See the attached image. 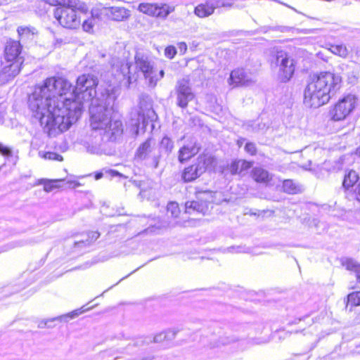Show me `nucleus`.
<instances>
[{
  "instance_id": "48",
  "label": "nucleus",
  "mask_w": 360,
  "mask_h": 360,
  "mask_svg": "<svg viewBox=\"0 0 360 360\" xmlns=\"http://www.w3.org/2000/svg\"><path fill=\"white\" fill-rule=\"evenodd\" d=\"M318 30H319V29H304V30H298V33H302V34H314V33H316Z\"/></svg>"
},
{
  "instance_id": "58",
  "label": "nucleus",
  "mask_w": 360,
  "mask_h": 360,
  "mask_svg": "<svg viewBox=\"0 0 360 360\" xmlns=\"http://www.w3.org/2000/svg\"><path fill=\"white\" fill-rule=\"evenodd\" d=\"M5 165V164H4L2 166H0V170L1 169L2 167Z\"/></svg>"
},
{
  "instance_id": "1",
  "label": "nucleus",
  "mask_w": 360,
  "mask_h": 360,
  "mask_svg": "<svg viewBox=\"0 0 360 360\" xmlns=\"http://www.w3.org/2000/svg\"><path fill=\"white\" fill-rule=\"evenodd\" d=\"M98 79L84 74L78 77L75 89L65 78L51 77L35 86L28 106L41 125L51 134L63 132L81 117L84 103L96 99Z\"/></svg>"
},
{
  "instance_id": "23",
  "label": "nucleus",
  "mask_w": 360,
  "mask_h": 360,
  "mask_svg": "<svg viewBox=\"0 0 360 360\" xmlns=\"http://www.w3.org/2000/svg\"><path fill=\"white\" fill-rule=\"evenodd\" d=\"M341 263L347 270L355 272L356 278L360 282V264L351 258H342Z\"/></svg>"
},
{
  "instance_id": "44",
  "label": "nucleus",
  "mask_w": 360,
  "mask_h": 360,
  "mask_svg": "<svg viewBox=\"0 0 360 360\" xmlns=\"http://www.w3.org/2000/svg\"><path fill=\"white\" fill-rule=\"evenodd\" d=\"M146 250H148L146 254H148L149 255H153L154 256L153 257L149 259L148 261H153L155 259H157L160 256H159V254L157 253L158 250H159V249H153V248H151V249H146Z\"/></svg>"
},
{
  "instance_id": "21",
  "label": "nucleus",
  "mask_w": 360,
  "mask_h": 360,
  "mask_svg": "<svg viewBox=\"0 0 360 360\" xmlns=\"http://www.w3.org/2000/svg\"><path fill=\"white\" fill-rule=\"evenodd\" d=\"M185 207L186 212L190 214L196 212L205 214L207 212V205L200 202L198 200L186 202Z\"/></svg>"
},
{
  "instance_id": "31",
  "label": "nucleus",
  "mask_w": 360,
  "mask_h": 360,
  "mask_svg": "<svg viewBox=\"0 0 360 360\" xmlns=\"http://www.w3.org/2000/svg\"><path fill=\"white\" fill-rule=\"evenodd\" d=\"M329 50L331 53L343 58H346L349 55V51L346 46L343 44L330 45Z\"/></svg>"
},
{
  "instance_id": "56",
  "label": "nucleus",
  "mask_w": 360,
  "mask_h": 360,
  "mask_svg": "<svg viewBox=\"0 0 360 360\" xmlns=\"http://www.w3.org/2000/svg\"><path fill=\"white\" fill-rule=\"evenodd\" d=\"M111 172L113 174V176H118V175H120L119 172H117L116 171H112Z\"/></svg>"
},
{
  "instance_id": "7",
  "label": "nucleus",
  "mask_w": 360,
  "mask_h": 360,
  "mask_svg": "<svg viewBox=\"0 0 360 360\" xmlns=\"http://www.w3.org/2000/svg\"><path fill=\"white\" fill-rule=\"evenodd\" d=\"M215 160L210 155L203 154L198 158L197 162L185 168L182 178L184 181H192L212 167Z\"/></svg>"
},
{
  "instance_id": "19",
  "label": "nucleus",
  "mask_w": 360,
  "mask_h": 360,
  "mask_svg": "<svg viewBox=\"0 0 360 360\" xmlns=\"http://www.w3.org/2000/svg\"><path fill=\"white\" fill-rule=\"evenodd\" d=\"M65 180L63 179H39L36 181L34 186L43 185L44 191L46 193H50L56 189H59L62 187L61 183Z\"/></svg>"
},
{
  "instance_id": "30",
  "label": "nucleus",
  "mask_w": 360,
  "mask_h": 360,
  "mask_svg": "<svg viewBox=\"0 0 360 360\" xmlns=\"http://www.w3.org/2000/svg\"><path fill=\"white\" fill-rule=\"evenodd\" d=\"M359 180L357 173L354 170H349L345 175L342 185L345 188H349L354 186Z\"/></svg>"
},
{
  "instance_id": "3",
  "label": "nucleus",
  "mask_w": 360,
  "mask_h": 360,
  "mask_svg": "<svg viewBox=\"0 0 360 360\" xmlns=\"http://www.w3.org/2000/svg\"><path fill=\"white\" fill-rule=\"evenodd\" d=\"M342 84V78L339 74L323 71L313 75L304 89V104L308 108L326 104Z\"/></svg>"
},
{
  "instance_id": "22",
  "label": "nucleus",
  "mask_w": 360,
  "mask_h": 360,
  "mask_svg": "<svg viewBox=\"0 0 360 360\" xmlns=\"http://www.w3.org/2000/svg\"><path fill=\"white\" fill-rule=\"evenodd\" d=\"M179 254L181 255L183 260L208 258L207 254L198 251V249H184V251Z\"/></svg>"
},
{
  "instance_id": "25",
  "label": "nucleus",
  "mask_w": 360,
  "mask_h": 360,
  "mask_svg": "<svg viewBox=\"0 0 360 360\" xmlns=\"http://www.w3.org/2000/svg\"><path fill=\"white\" fill-rule=\"evenodd\" d=\"M117 250L113 249H103L98 255L97 258L91 262V264H94L100 262H104L110 258L117 257L121 254L117 252Z\"/></svg>"
},
{
  "instance_id": "47",
  "label": "nucleus",
  "mask_w": 360,
  "mask_h": 360,
  "mask_svg": "<svg viewBox=\"0 0 360 360\" xmlns=\"http://www.w3.org/2000/svg\"><path fill=\"white\" fill-rule=\"evenodd\" d=\"M178 48L181 54H185L187 51V45L185 42H179L178 44Z\"/></svg>"
},
{
  "instance_id": "9",
  "label": "nucleus",
  "mask_w": 360,
  "mask_h": 360,
  "mask_svg": "<svg viewBox=\"0 0 360 360\" xmlns=\"http://www.w3.org/2000/svg\"><path fill=\"white\" fill-rule=\"evenodd\" d=\"M181 213L178 203L175 202H170L167 206V215L171 219L169 220H162L160 222L150 223V226L144 231V233L148 232H157L158 233L160 229H165L170 227H174L177 225H180L181 223L177 220L178 217Z\"/></svg>"
},
{
  "instance_id": "6",
  "label": "nucleus",
  "mask_w": 360,
  "mask_h": 360,
  "mask_svg": "<svg viewBox=\"0 0 360 360\" xmlns=\"http://www.w3.org/2000/svg\"><path fill=\"white\" fill-rule=\"evenodd\" d=\"M135 65L136 68L143 73L148 84L151 87H155L158 82L165 75L163 70L158 72L154 68L153 63L149 60L148 56L141 53H136Z\"/></svg>"
},
{
  "instance_id": "45",
  "label": "nucleus",
  "mask_w": 360,
  "mask_h": 360,
  "mask_svg": "<svg viewBox=\"0 0 360 360\" xmlns=\"http://www.w3.org/2000/svg\"><path fill=\"white\" fill-rule=\"evenodd\" d=\"M235 0H221L220 7L232 8Z\"/></svg>"
},
{
  "instance_id": "46",
  "label": "nucleus",
  "mask_w": 360,
  "mask_h": 360,
  "mask_svg": "<svg viewBox=\"0 0 360 360\" xmlns=\"http://www.w3.org/2000/svg\"><path fill=\"white\" fill-rule=\"evenodd\" d=\"M252 131H259L261 130H264L266 127L265 124L262 123H256L252 125H251Z\"/></svg>"
},
{
  "instance_id": "43",
  "label": "nucleus",
  "mask_w": 360,
  "mask_h": 360,
  "mask_svg": "<svg viewBox=\"0 0 360 360\" xmlns=\"http://www.w3.org/2000/svg\"><path fill=\"white\" fill-rule=\"evenodd\" d=\"M141 120L142 122L143 127H145L146 126L145 117H144L143 115H141L140 112H139L138 113L137 122L134 123V125L136 127V135L139 134V125H140V121Z\"/></svg>"
},
{
  "instance_id": "20",
  "label": "nucleus",
  "mask_w": 360,
  "mask_h": 360,
  "mask_svg": "<svg viewBox=\"0 0 360 360\" xmlns=\"http://www.w3.org/2000/svg\"><path fill=\"white\" fill-rule=\"evenodd\" d=\"M253 179L258 183L267 184L271 179L272 175L268 171L262 167H255L251 173Z\"/></svg>"
},
{
  "instance_id": "5",
  "label": "nucleus",
  "mask_w": 360,
  "mask_h": 360,
  "mask_svg": "<svg viewBox=\"0 0 360 360\" xmlns=\"http://www.w3.org/2000/svg\"><path fill=\"white\" fill-rule=\"evenodd\" d=\"M358 101L354 94L343 96L331 107L329 111L330 119L335 122L345 120L355 110Z\"/></svg>"
},
{
  "instance_id": "26",
  "label": "nucleus",
  "mask_w": 360,
  "mask_h": 360,
  "mask_svg": "<svg viewBox=\"0 0 360 360\" xmlns=\"http://www.w3.org/2000/svg\"><path fill=\"white\" fill-rule=\"evenodd\" d=\"M215 193L210 191H198L196 193V198L200 202L206 203L207 205V209L209 205L214 202Z\"/></svg>"
},
{
  "instance_id": "49",
  "label": "nucleus",
  "mask_w": 360,
  "mask_h": 360,
  "mask_svg": "<svg viewBox=\"0 0 360 360\" xmlns=\"http://www.w3.org/2000/svg\"><path fill=\"white\" fill-rule=\"evenodd\" d=\"M67 184L69 185V188H74L80 185V184L76 181H68Z\"/></svg>"
},
{
  "instance_id": "8",
  "label": "nucleus",
  "mask_w": 360,
  "mask_h": 360,
  "mask_svg": "<svg viewBox=\"0 0 360 360\" xmlns=\"http://www.w3.org/2000/svg\"><path fill=\"white\" fill-rule=\"evenodd\" d=\"M275 63L278 68V77L283 82L290 80L295 72L294 60L284 51H278L275 55Z\"/></svg>"
},
{
  "instance_id": "15",
  "label": "nucleus",
  "mask_w": 360,
  "mask_h": 360,
  "mask_svg": "<svg viewBox=\"0 0 360 360\" xmlns=\"http://www.w3.org/2000/svg\"><path fill=\"white\" fill-rule=\"evenodd\" d=\"M102 9L94 8L90 11V15L83 20L81 23L82 30L89 34H94L95 27L98 26L101 20Z\"/></svg>"
},
{
  "instance_id": "39",
  "label": "nucleus",
  "mask_w": 360,
  "mask_h": 360,
  "mask_svg": "<svg viewBox=\"0 0 360 360\" xmlns=\"http://www.w3.org/2000/svg\"><path fill=\"white\" fill-rule=\"evenodd\" d=\"M176 54V49L174 46H168L165 49V56L172 59Z\"/></svg>"
},
{
  "instance_id": "52",
  "label": "nucleus",
  "mask_w": 360,
  "mask_h": 360,
  "mask_svg": "<svg viewBox=\"0 0 360 360\" xmlns=\"http://www.w3.org/2000/svg\"><path fill=\"white\" fill-rule=\"evenodd\" d=\"M244 344H245V342H239V343L238 344V346H240V347L241 350H243V349H245L246 348L245 347H243Z\"/></svg>"
},
{
  "instance_id": "18",
  "label": "nucleus",
  "mask_w": 360,
  "mask_h": 360,
  "mask_svg": "<svg viewBox=\"0 0 360 360\" xmlns=\"http://www.w3.org/2000/svg\"><path fill=\"white\" fill-rule=\"evenodd\" d=\"M200 148V146L195 141L190 142L189 143L184 146L179 150V161L180 162H184L189 160L199 152Z\"/></svg>"
},
{
  "instance_id": "54",
  "label": "nucleus",
  "mask_w": 360,
  "mask_h": 360,
  "mask_svg": "<svg viewBox=\"0 0 360 360\" xmlns=\"http://www.w3.org/2000/svg\"><path fill=\"white\" fill-rule=\"evenodd\" d=\"M103 174L102 173H98L96 175V179H99L102 177Z\"/></svg>"
},
{
  "instance_id": "34",
  "label": "nucleus",
  "mask_w": 360,
  "mask_h": 360,
  "mask_svg": "<svg viewBox=\"0 0 360 360\" xmlns=\"http://www.w3.org/2000/svg\"><path fill=\"white\" fill-rule=\"evenodd\" d=\"M39 155L46 160H58V161H62L63 157L56 153L53 152H44V151H39Z\"/></svg>"
},
{
  "instance_id": "41",
  "label": "nucleus",
  "mask_w": 360,
  "mask_h": 360,
  "mask_svg": "<svg viewBox=\"0 0 360 360\" xmlns=\"http://www.w3.org/2000/svg\"><path fill=\"white\" fill-rule=\"evenodd\" d=\"M245 150L247 153H250L251 155H254L257 153V148L255 143H247L245 146Z\"/></svg>"
},
{
  "instance_id": "33",
  "label": "nucleus",
  "mask_w": 360,
  "mask_h": 360,
  "mask_svg": "<svg viewBox=\"0 0 360 360\" xmlns=\"http://www.w3.org/2000/svg\"><path fill=\"white\" fill-rule=\"evenodd\" d=\"M283 191L290 194L296 193L299 188L297 187L295 184L290 179L285 180L283 184Z\"/></svg>"
},
{
  "instance_id": "4",
  "label": "nucleus",
  "mask_w": 360,
  "mask_h": 360,
  "mask_svg": "<svg viewBox=\"0 0 360 360\" xmlns=\"http://www.w3.org/2000/svg\"><path fill=\"white\" fill-rule=\"evenodd\" d=\"M86 13L89 11L87 4L81 0H70L63 6H59L54 10V18L63 27L75 30L81 25L80 17L77 12Z\"/></svg>"
},
{
  "instance_id": "11",
  "label": "nucleus",
  "mask_w": 360,
  "mask_h": 360,
  "mask_svg": "<svg viewBox=\"0 0 360 360\" xmlns=\"http://www.w3.org/2000/svg\"><path fill=\"white\" fill-rule=\"evenodd\" d=\"M228 82L233 87L248 86L256 82V76L249 70L238 68L231 71Z\"/></svg>"
},
{
  "instance_id": "36",
  "label": "nucleus",
  "mask_w": 360,
  "mask_h": 360,
  "mask_svg": "<svg viewBox=\"0 0 360 360\" xmlns=\"http://www.w3.org/2000/svg\"><path fill=\"white\" fill-rule=\"evenodd\" d=\"M348 302L354 306L360 305V291L350 293L348 297Z\"/></svg>"
},
{
  "instance_id": "24",
  "label": "nucleus",
  "mask_w": 360,
  "mask_h": 360,
  "mask_svg": "<svg viewBox=\"0 0 360 360\" xmlns=\"http://www.w3.org/2000/svg\"><path fill=\"white\" fill-rule=\"evenodd\" d=\"M252 162L244 160L234 161L230 166V170L232 174H240L243 171L250 169Z\"/></svg>"
},
{
  "instance_id": "32",
  "label": "nucleus",
  "mask_w": 360,
  "mask_h": 360,
  "mask_svg": "<svg viewBox=\"0 0 360 360\" xmlns=\"http://www.w3.org/2000/svg\"><path fill=\"white\" fill-rule=\"evenodd\" d=\"M112 67L117 70H120L123 76H126L129 73L130 65L127 61H117L112 63Z\"/></svg>"
},
{
  "instance_id": "2",
  "label": "nucleus",
  "mask_w": 360,
  "mask_h": 360,
  "mask_svg": "<svg viewBox=\"0 0 360 360\" xmlns=\"http://www.w3.org/2000/svg\"><path fill=\"white\" fill-rule=\"evenodd\" d=\"M118 86H109L101 94L99 99L93 100L89 108L90 126L98 130L108 140L115 141L123 133L122 122L112 117L113 105L120 94Z\"/></svg>"
},
{
  "instance_id": "53",
  "label": "nucleus",
  "mask_w": 360,
  "mask_h": 360,
  "mask_svg": "<svg viewBox=\"0 0 360 360\" xmlns=\"http://www.w3.org/2000/svg\"><path fill=\"white\" fill-rule=\"evenodd\" d=\"M269 341V339H264V340H262L261 341H259V342H257L256 343L257 344H262V343H266Z\"/></svg>"
},
{
  "instance_id": "38",
  "label": "nucleus",
  "mask_w": 360,
  "mask_h": 360,
  "mask_svg": "<svg viewBox=\"0 0 360 360\" xmlns=\"http://www.w3.org/2000/svg\"><path fill=\"white\" fill-rule=\"evenodd\" d=\"M0 154L8 158L13 155V151L9 147L0 143Z\"/></svg>"
},
{
  "instance_id": "10",
  "label": "nucleus",
  "mask_w": 360,
  "mask_h": 360,
  "mask_svg": "<svg viewBox=\"0 0 360 360\" xmlns=\"http://www.w3.org/2000/svg\"><path fill=\"white\" fill-rule=\"evenodd\" d=\"M174 6L167 4L148 2L139 4L137 8V10L143 14L161 19H166L171 13L174 11Z\"/></svg>"
},
{
  "instance_id": "17",
  "label": "nucleus",
  "mask_w": 360,
  "mask_h": 360,
  "mask_svg": "<svg viewBox=\"0 0 360 360\" xmlns=\"http://www.w3.org/2000/svg\"><path fill=\"white\" fill-rule=\"evenodd\" d=\"M20 52L21 46L19 41H8L4 49V60L10 62L20 60L22 62V58L20 56Z\"/></svg>"
},
{
  "instance_id": "29",
  "label": "nucleus",
  "mask_w": 360,
  "mask_h": 360,
  "mask_svg": "<svg viewBox=\"0 0 360 360\" xmlns=\"http://www.w3.org/2000/svg\"><path fill=\"white\" fill-rule=\"evenodd\" d=\"M19 37L21 39H31L36 33V30L32 27L20 26L17 30Z\"/></svg>"
},
{
  "instance_id": "16",
  "label": "nucleus",
  "mask_w": 360,
  "mask_h": 360,
  "mask_svg": "<svg viewBox=\"0 0 360 360\" xmlns=\"http://www.w3.org/2000/svg\"><path fill=\"white\" fill-rule=\"evenodd\" d=\"M221 0H206L199 4L194 8V14L200 18H205L212 15L217 8H220Z\"/></svg>"
},
{
  "instance_id": "27",
  "label": "nucleus",
  "mask_w": 360,
  "mask_h": 360,
  "mask_svg": "<svg viewBox=\"0 0 360 360\" xmlns=\"http://www.w3.org/2000/svg\"><path fill=\"white\" fill-rule=\"evenodd\" d=\"M152 151L151 139H147L137 149L136 156L140 159H145Z\"/></svg>"
},
{
  "instance_id": "35",
  "label": "nucleus",
  "mask_w": 360,
  "mask_h": 360,
  "mask_svg": "<svg viewBox=\"0 0 360 360\" xmlns=\"http://www.w3.org/2000/svg\"><path fill=\"white\" fill-rule=\"evenodd\" d=\"M160 147L169 153L174 148V142L168 136H164L160 142Z\"/></svg>"
},
{
  "instance_id": "37",
  "label": "nucleus",
  "mask_w": 360,
  "mask_h": 360,
  "mask_svg": "<svg viewBox=\"0 0 360 360\" xmlns=\"http://www.w3.org/2000/svg\"><path fill=\"white\" fill-rule=\"evenodd\" d=\"M174 335V333L171 334L170 332L168 333H160L159 334H157L153 338V342H161L165 340L167 338L173 337Z\"/></svg>"
},
{
  "instance_id": "14",
  "label": "nucleus",
  "mask_w": 360,
  "mask_h": 360,
  "mask_svg": "<svg viewBox=\"0 0 360 360\" xmlns=\"http://www.w3.org/2000/svg\"><path fill=\"white\" fill-rule=\"evenodd\" d=\"M176 91L178 105L181 108H186L188 102L194 98V94L191 91L187 79H183L178 81Z\"/></svg>"
},
{
  "instance_id": "13",
  "label": "nucleus",
  "mask_w": 360,
  "mask_h": 360,
  "mask_svg": "<svg viewBox=\"0 0 360 360\" xmlns=\"http://www.w3.org/2000/svg\"><path fill=\"white\" fill-rule=\"evenodd\" d=\"M22 61L10 62L4 60L0 70V84L8 82L15 78L20 71Z\"/></svg>"
},
{
  "instance_id": "42",
  "label": "nucleus",
  "mask_w": 360,
  "mask_h": 360,
  "mask_svg": "<svg viewBox=\"0 0 360 360\" xmlns=\"http://www.w3.org/2000/svg\"><path fill=\"white\" fill-rule=\"evenodd\" d=\"M79 314V312H78V311L76 310V311H72V312H71L70 314H68L66 315H63V316H59V317L54 318V319H51V321H54V320H56V319L65 320L67 318L73 319V318L76 317L77 316H78Z\"/></svg>"
},
{
  "instance_id": "40",
  "label": "nucleus",
  "mask_w": 360,
  "mask_h": 360,
  "mask_svg": "<svg viewBox=\"0 0 360 360\" xmlns=\"http://www.w3.org/2000/svg\"><path fill=\"white\" fill-rule=\"evenodd\" d=\"M44 1L45 3H46L51 6H63L70 0H44Z\"/></svg>"
},
{
  "instance_id": "28",
  "label": "nucleus",
  "mask_w": 360,
  "mask_h": 360,
  "mask_svg": "<svg viewBox=\"0 0 360 360\" xmlns=\"http://www.w3.org/2000/svg\"><path fill=\"white\" fill-rule=\"evenodd\" d=\"M100 234L97 231H90L86 234L82 236L83 238L82 240H80L79 241H76L75 245H82L84 246L91 245L94 241L96 240L98 238Z\"/></svg>"
},
{
  "instance_id": "57",
  "label": "nucleus",
  "mask_w": 360,
  "mask_h": 360,
  "mask_svg": "<svg viewBox=\"0 0 360 360\" xmlns=\"http://www.w3.org/2000/svg\"><path fill=\"white\" fill-rule=\"evenodd\" d=\"M279 3H280V4H281V2H279ZM282 4H283V5L286 6H288V8H290L291 9H292V10H294V11H296L294 8L291 7L290 6H288V5H287V4H284V3H282Z\"/></svg>"
},
{
  "instance_id": "55",
  "label": "nucleus",
  "mask_w": 360,
  "mask_h": 360,
  "mask_svg": "<svg viewBox=\"0 0 360 360\" xmlns=\"http://www.w3.org/2000/svg\"><path fill=\"white\" fill-rule=\"evenodd\" d=\"M356 154L360 157V146L356 148Z\"/></svg>"
},
{
  "instance_id": "50",
  "label": "nucleus",
  "mask_w": 360,
  "mask_h": 360,
  "mask_svg": "<svg viewBox=\"0 0 360 360\" xmlns=\"http://www.w3.org/2000/svg\"><path fill=\"white\" fill-rule=\"evenodd\" d=\"M356 200L360 202V183L358 184L356 188Z\"/></svg>"
},
{
  "instance_id": "12",
  "label": "nucleus",
  "mask_w": 360,
  "mask_h": 360,
  "mask_svg": "<svg viewBox=\"0 0 360 360\" xmlns=\"http://www.w3.org/2000/svg\"><path fill=\"white\" fill-rule=\"evenodd\" d=\"M101 9L108 20L117 22H127L131 16V11L124 6H112Z\"/></svg>"
},
{
  "instance_id": "51",
  "label": "nucleus",
  "mask_w": 360,
  "mask_h": 360,
  "mask_svg": "<svg viewBox=\"0 0 360 360\" xmlns=\"http://www.w3.org/2000/svg\"><path fill=\"white\" fill-rule=\"evenodd\" d=\"M11 0H0V6L8 4Z\"/></svg>"
}]
</instances>
